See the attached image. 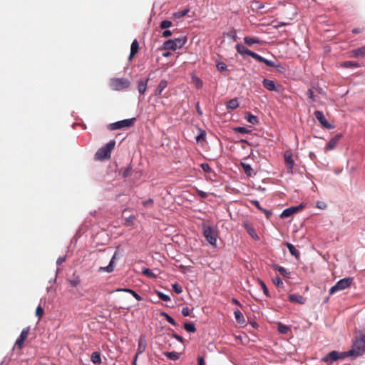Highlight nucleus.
I'll use <instances>...</instances> for the list:
<instances>
[{
  "label": "nucleus",
  "instance_id": "1",
  "mask_svg": "<svg viewBox=\"0 0 365 365\" xmlns=\"http://www.w3.org/2000/svg\"><path fill=\"white\" fill-rule=\"evenodd\" d=\"M365 352V332L359 331L353 340L352 348L349 351L351 356H359Z\"/></svg>",
  "mask_w": 365,
  "mask_h": 365
},
{
  "label": "nucleus",
  "instance_id": "2",
  "mask_svg": "<svg viewBox=\"0 0 365 365\" xmlns=\"http://www.w3.org/2000/svg\"><path fill=\"white\" fill-rule=\"evenodd\" d=\"M203 235L206 240L212 246H216L218 231L216 227L207 224H202Z\"/></svg>",
  "mask_w": 365,
  "mask_h": 365
},
{
  "label": "nucleus",
  "instance_id": "3",
  "mask_svg": "<svg viewBox=\"0 0 365 365\" xmlns=\"http://www.w3.org/2000/svg\"><path fill=\"white\" fill-rule=\"evenodd\" d=\"M115 145V142L114 140H110L103 147L99 148L96 153V159L101 161L109 159L110 158L111 151L114 149Z\"/></svg>",
  "mask_w": 365,
  "mask_h": 365
},
{
  "label": "nucleus",
  "instance_id": "4",
  "mask_svg": "<svg viewBox=\"0 0 365 365\" xmlns=\"http://www.w3.org/2000/svg\"><path fill=\"white\" fill-rule=\"evenodd\" d=\"M109 85L112 90L120 91L128 88L130 85V82L127 78H113L110 79Z\"/></svg>",
  "mask_w": 365,
  "mask_h": 365
},
{
  "label": "nucleus",
  "instance_id": "5",
  "mask_svg": "<svg viewBox=\"0 0 365 365\" xmlns=\"http://www.w3.org/2000/svg\"><path fill=\"white\" fill-rule=\"evenodd\" d=\"M136 121L135 118H131L128 119H125L122 120H119L113 123H110L108 125V129L110 130H120V129H127L132 127Z\"/></svg>",
  "mask_w": 365,
  "mask_h": 365
},
{
  "label": "nucleus",
  "instance_id": "6",
  "mask_svg": "<svg viewBox=\"0 0 365 365\" xmlns=\"http://www.w3.org/2000/svg\"><path fill=\"white\" fill-rule=\"evenodd\" d=\"M354 279L352 277H346L340 279L336 282V284L331 287L329 289V294H333L336 292L344 290L351 286L353 282Z\"/></svg>",
  "mask_w": 365,
  "mask_h": 365
},
{
  "label": "nucleus",
  "instance_id": "7",
  "mask_svg": "<svg viewBox=\"0 0 365 365\" xmlns=\"http://www.w3.org/2000/svg\"><path fill=\"white\" fill-rule=\"evenodd\" d=\"M346 356H351L349 354V351L345 352L332 351L329 352L325 357H324L322 361L325 362H328L329 361H334L338 359H344Z\"/></svg>",
  "mask_w": 365,
  "mask_h": 365
},
{
  "label": "nucleus",
  "instance_id": "8",
  "mask_svg": "<svg viewBox=\"0 0 365 365\" xmlns=\"http://www.w3.org/2000/svg\"><path fill=\"white\" fill-rule=\"evenodd\" d=\"M29 327L24 328L19 336V337L16 339L14 347H16L19 349H21L24 346V342L28 338L29 333Z\"/></svg>",
  "mask_w": 365,
  "mask_h": 365
},
{
  "label": "nucleus",
  "instance_id": "9",
  "mask_svg": "<svg viewBox=\"0 0 365 365\" xmlns=\"http://www.w3.org/2000/svg\"><path fill=\"white\" fill-rule=\"evenodd\" d=\"M304 208L302 205H299V206H293L289 208L285 209L281 214L280 217L282 218L289 217L297 212L302 210Z\"/></svg>",
  "mask_w": 365,
  "mask_h": 365
},
{
  "label": "nucleus",
  "instance_id": "10",
  "mask_svg": "<svg viewBox=\"0 0 365 365\" xmlns=\"http://www.w3.org/2000/svg\"><path fill=\"white\" fill-rule=\"evenodd\" d=\"M315 118L319 120V122L327 128H331V124L327 121L326 119L323 112L320 110H317L314 113Z\"/></svg>",
  "mask_w": 365,
  "mask_h": 365
},
{
  "label": "nucleus",
  "instance_id": "11",
  "mask_svg": "<svg viewBox=\"0 0 365 365\" xmlns=\"http://www.w3.org/2000/svg\"><path fill=\"white\" fill-rule=\"evenodd\" d=\"M117 257H118V252H117V251H115L114 255H113L110 262H109V264L108 266H106V267H100V271H104V272H106L108 273H111L112 272H113V270H114V262H115V260L117 258Z\"/></svg>",
  "mask_w": 365,
  "mask_h": 365
},
{
  "label": "nucleus",
  "instance_id": "12",
  "mask_svg": "<svg viewBox=\"0 0 365 365\" xmlns=\"http://www.w3.org/2000/svg\"><path fill=\"white\" fill-rule=\"evenodd\" d=\"M284 161H285V163L287 165V168L289 170L292 171V170L293 168V165H294V161L292 160V155L291 152L286 151L284 153Z\"/></svg>",
  "mask_w": 365,
  "mask_h": 365
},
{
  "label": "nucleus",
  "instance_id": "13",
  "mask_svg": "<svg viewBox=\"0 0 365 365\" xmlns=\"http://www.w3.org/2000/svg\"><path fill=\"white\" fill-rule=\"evenodd\" d=\"M148 78H141L138 82V90L140 94H144L147 89Z\"/></svg>",
  "mask_w": 365,
  "mask_h": 365
},
{
  "label": "nucleus",
  "instance_id": "14",
  "mask_svg": "<svg viewBox=\"0 0 365 365\" xmlns=\"http://www.w3.org/2000/svg\"><path fill=\"white\" fill-rule=\"evenodd\" d=\"M244 42L245 44H247L249 46H251L252 45L257 43L262 45L263 41L260 40L259 38L257 37H251V36H245L244 38Z\"/></svg>",
  "mask_w": 365,
  "mask_h": 365
},
{
  "label": "nucleus",
  "instance_id": "15",
  "mask_svg": "<svg viewBox=\"0 0 365 365\" xmlns=\"http://www.w3.org/2000/svg\"><path fill=\"white\" fill-rule=\"evenodd\" d=\"M350 53H351V57H355V58L364 57L365 56V46L351 51Z\"/></svg>",
  "mask_w": 365,
  "mask_h": 365
},
{
  "label": "nucleus",
  "instance_id": "16",
  "mask_svg": "<svg viewBox=\"0 0 365 365\" xmlns=\"http://www.w3.org/2000/svg\"><path fill=\"white\" fill-rule=\"evenodd\" d=\"M138 49H139V43H138V41L135 39L132 43H131V46H130V56H129V60H132V58L134 57V56L138 53Z\"/></svg>",
  "mask_w": 365,
  "mask_h": 365
},
{
  "label": "nucleus",
  "instance_id": "17",
  "mask_svg": "<svg viewBox=\"0 0 365 365\" xmlns=\"http://www.w3.org/2000/svg\"><path fill=\"white\" fill-rule=\"evenodd\" d=\"M289 300L292 302H295L300 304H304L305 303V299L299 294H290L289 296Z\"/></svg>",
  "mask_w": 365,
  "mask_h": 365
},
{
  "label": "nucleus",
  "instance_id": "18",
  "mask_svg": "<svg viewBox=\"0 0 365 365\" xmlns=\"http://www.w3.org/2000/svg\"><path fill=\"white\" fill-rule=\"evenodd\" d=\"M163 49L175 51L178 49V48L174 41L173 39H169L164 42L163 45Z\"/></svg>",
  "mask_w": 365,
  "mask_h": 365
},
{
  "label": "nucleus",
  "instance_id": "19",
  "mask_svg": "<svg viewBox=\"0 0 365 365\" xmlns=\"http://www.w3.org/2000/svg\"><path fill=\"white\" fill-rule=\"evenodd\" d=\"M146 346H147L146 341L144 339H143L142 337H140L138 341V347L137 353L135 355V356H137V358L138 357L139 354H140L145 351V350L146 349Z\"/></svg>",
  "mask_w": 365,
  "mask_h": 365
},
{
  "label": "nucleus",
  "instance_id": "20",
  "mask_svg": "<svg viewBox=\"0 0 365 365\" xmlns=\"http://www.w3.org/2000/svg\"><path fill=\"white\" fill-rule=\"evenodd\" d=\"M262 85L266 89L269 91H272L276 90L275 83L272 80L267 78L264 79L262 81Z\"/></svg>",
  "mask_w": 365,
  "mask_h": 365
},
{
  "label": "nucleus",
  "instance_id": "21",
  "mask_svg": "<svg viewBox=\"0 0 365 365\" xmlns=\"http://www.w3.org/2000/svg\"><path fill=\"white\" fill-rule=\"evenodd\" d=\"M236 50L240 54H241L242 56H244L245 54L250 56V53H252V51H250V49L246 48L245 46L240 44V43L236 45Z\"/></svg>",
  "mask_w": 365,
  "mask_h": 365
},
{
  "label": "nucleus",
  "instance_id": "22",
  "mask_svg": "<svg viewBox=\"0 0 365 365\" xmlns=\"http://www.w3.org/2000/svg\"><path fill=\"white\" fill-rule=\"evenodd\" d=\"M168 82L166 80H161L155 91V96H161L163 90L167 87Z\"/></svg>",
  "mask_w": 365,
  "mask_h": 365
},
{
  "label": "nucleus",
  "instance_id": "23",
  "mask_svg": "<svg viewBox=\"0 0 365 365\" xmlns=\"http://www.w3.org/2000/svg\"><path fill=\"white\" fill-rule=\"evenodd\" d=\"M234 314H235V318L237 323H239L240 324H243L245 323V317H244L243 314H242V312L239 309L235 310L234 312Z\"/></svg>",
  "mask_w": 365,
  "mask_h": 365
},
{
  "label": "nucleus",
  "instance_id": "24",
  "mask_svg": "<svg viewBox=\"0 0 365 365\" xmlns=\"http://www.w3.org/2000/svg\"><path fill=\"white\" fill-rule=\"evenodd\" d=\"M117 292H125L131 294L138 301H141L143 299L142 297L134 290L131 289H118L116 290Z\"/></svg>",
  "mask_w": 365,
  "mask_h": 365
},
{
  "label": "nucleus",
  "instance_id": "25",
  "mask_svg": "<svg viewBox=\"0 0 365 365\" xmlns=\"http://www.w3.org/2000/svg\"><path fill=\"white\" fill-rule=\"evenodd\" d=\"M239 106V103L237 98H232L230 101H229L227 104L226 107L228 110H235Z\"/></svg>",
  "mask_w": 365,
  "mask_h": 365
},
{
  "label": "nucleus",
  "instance_id": "26",
  "mask_svg": "<svg viewBox=\"0 0 365 365\" xmlns=\"http://www.w3.org/2000/svg\"><path fill=\"white\" fill-rule=\"evenodd\" d=\"M245 119L252 123V124H257L258 123V120H257V118L252 115V113H245Z\"/></svg>",
  "mask_w": 365,
  "mask_h": 365
},
{
  "label": "nucleus",
  "instance_id": "27",
  "mask_svg": "<svg viewBox=\"0 0 365 365\" xmlns=\"http://www.w3.org/2000/svg\"><path fill=\"white\" fill-rule=\"evenodd\" d=\"M287 247L288 248L290 254L292 256H294L297 258H298L299 257V251L297 250V249L295 248V247L292 244L287 242Z\"/></svg>",
  "mask_w": 365,
  "mask_h": 365
},
{
  "label": "nucleus",
  "instance_id": "28",
  "mask_svg": "<svg viewBox=\"0 0 365 365\" xmlns=\"http://www.w3.org/2000/svg\"><path fill=\"white\" fill-rule=\"evenodd\" d=\"M173 40L174 41L175 43H176V46H177L178 49L182 48L187 42L186 37L176 38Z\"/></svg>",
  "mask_w": 365,
  "mask_h": 365
},
{
  "label": "nucleus",
  "instance_id": "29",
  "mask_svg": "<svg viewBox=\"0 0 365 365\" xmlns=\"http://www.w3.org/2000/svg\"><path fill=\"white\" fill-rule=\"evenodd\" d=\"M337 143H338V138H331V140L327 143V145L325 148V150L328 151V150H333L336 147Z\"/></svg>",
  "mask_w": 365,
  "mask_h": 365
},
{
  "label": "nucleus",
  "instance_id": "30",
  "mask_svg": "<svg viewBox=\"0 0 365 365\" xmlns=\"http://www.w3.org/2000/svg\"><path fill=\"white\" fill-rule=\"evenodd\" d=\"M91 359L92 362L95 364H99L101 363V355L98 352H93Z\"/></svg>",
  "mask_w": 365,
  "mask_h": 365
},
{
  "label": "nucleus",
  "instance_id": "31",
  "mask_svg": "<svg viewBox=\"0 0 365 365\" xmlns=\"http://www.w3.org/2000/svg\"><path fill=\"white\" fill-rule=\"evenodd\" d=\"M274 269L278 271L283 277H289V272H288L285 268L279 265H274Z\"/></svg>",
  "mask_w": 365,
  "mask_h": 365
},
{
  "label": "nucleus",
  "instance_id": "32",
  "mask_svg": "<svg viewBox=\"0 0 365 365\" xmlns=\"http://www.w3.org/2000/svg\"><path fill=\"white\" fill-rule=\"evenodd\" d=\"M341 66L344 68H358L359 64L355 61H344L341 63Z\"/></svg>",
  "mask_w": 365,
  "mask_h": 365
},
{
  "label": "nucleus",
  "instance_id": "33",
  "mask_svg": "<svg viewBox=\"0 0 365 365\" xmlns=\"http://www.w3.org/2000/svg\"><path fill=\"white\" fill-rule=\"evenodd\" d=\"M241 165L242 167L243 171L247 174V176H252V167L247 163H242Z\"/></svg>",
  "mask_w": 365,
  "mask_h": 365
},
{
  "label": "nucleus",
  "instance_id": "34",
  "mask_svg": "<svg viewBox=\"0 0 365 365\" xmlns=\"http://www.w3.org/2000/svg\"><path fill=\"white\" fill-rule=\"evenodd\" d=\"M164 355L172 360H177L179 358V354L175 351H171V352L166 351V352H164Z\"/></svg>",
  "mask_w": 365,
  "mask_h": 365
},
{
  "label": "nucleus",
  "instance_id": "35",
  "mask_svg": "<svg viewBox=\"0 0 365 365\" xmlns=\"http://www.w3.org/2000/svg\"><path fill=\"white\" fill-rule=\"evenodd\" d=\"M184 328L187 332L195 333L196 331V328L192 323H185Z\"/></svg>",
  "mask_w": 365,
  "mask_h": 365
},
{
  "label": "nucleus",
  "instance_id": "36",
  "mask_svg": "<svg viewBox=\"0 0 365 365\" xmlns=\"http://www.w3.org/2000/svg\"><path fill=\"white\" fill-rule=\"evenodd\" d=\"M233 130L235 133H240V134H247L250 132V130L245 128V127H236L233 128Z\"/></svg>",
  "mask_w": 365,
  "mask_h": 365
},
{
  "label": "nucleus",
  "instance_id": "37",
  "mask_svg": "<svg viewBox=\"0 0 365 365\" xmlns=\"http://www.w3.org/2000/svg\"><path fill=\"white\" fill-rule=\"evenodd\" d=\"M160 315H161V316H163V317H165V319H166V320H167L170 324H173V325H174V326H175V325L177 324H176V322H175V319H174L173 317H171L169 314H168L167 313H165V312H161V313H160Z\"/></svg>",
  "mask_w": 365,
  "mask_h": 365
},
{
  "label": "nucleus",
  "instance_id": "38",
  "mask_svg": "<svg viewBox=\"0 0 365 365\" xmlns=\"http://www.w3.org/2000/svg\"><path fill=\"white\" fill-rule=\"evenodd\" d=\"M200 167L202 169V170L206 173L210 174L212 173V170L211 169L208 163H202L200 164Z\"/></svg>",
  "mask_w": 365,
  "mask_h": 365
},
{
  "label": "nucleus",
  "instance_id": "39",
  "mask_svg": "<svg viewBox=\"0 0 365 365\" xmlns=\"http://www.w3.org/2000/svg\"><path fill=\"white\" fill-rule=\"evenodd\" d=\"M172 25H173L172 21H168V20H164V21H163L160 23V27L162 29H167V28L170 27Z\"/></svg>",
  "mask_w": 365,
  "mask_h": 365
},
{
  "label": "nucleus",
  "instance_id": "40",
  "mask_svg": "<svg viewBox=\"0 0 365 365\" xmlns=\"http://www.w3.org/2000/svg\"><path fill=\"white\" fill-rule=\"evenodd\" d=\"M43 309L40 305L38 306L36 309V316L38 318V319H41V317L43 316Z\"/></svg>",
  "mask_w": 365,
  "mask_h": 365
},
{
  "label": "nucleus",
  "instance_id": "41",
  "mask_svg": "<svg viewBox=\"0 0 365 365\" xmlns=\"http://www.w3.org/2000/svg\"><path fill=\"white\" fill-rule=\"evenodd\" d=\"M278 331L281 334H287L289 331V327L279 323L278 325Z\"/></svg>",
  "mask_w": 365,
  "mask_h": 365
},
{
  "label": "nucleus",
  "instance_id": "42",
  "mask_svg": "<svg viewBox=\"0 0 365 365\" xmlns=\"http://www.w3.org/2000/svg\"><path fill=\"white\" fill-rule=\"evenodd\" d=\"M216 67L220 72L225 71L227 70V65L224 62H218L216 64Z\"/></svg>",
  "mask_w": 365,
  "mask_h": 365
},
{
  "label": "nucleus",
  "instance_id": "43",
  "mask_svg": "<svg viewBox=\"0 0 365 365\" xmlns=\"http://www.w3.org/2000/svg\"><path fill=\"white\" fill-rule=\"evenodd\" d=\"M250 56L252 57L253 58L258 61L259 62L263 63L264 61V58H263L262 56H259V54H257L253 51H252Z\"/></svg>",
  "mask_w": 365,
  "mask_h": 365
},
{
  "label": "nucleus",
  "instance_id": "44",
  "mask_svg": "<svg viewBox=\"0 0 365 365\" xmlns=\"http://www.w3.org/2000/svg\"><path fill=\"white\" fill-rule=\"evenodd\" d=\"M250 56L252 57L253 58L258 61L259 62L263 63L264 61V58H263L262 56H259V54H257L253 51H252Z\"/></svg>",
  "mask_w": 365,
  "mask_h": 365
},
{
  "label": "nucleus",
  "instance_id": "45",
  "mask_svg": "<svg viewBox=\"0 0 365 365\" xmlns=\"http://www.w3.org/2000/svg\"><path fill=\"white\" fill-rule=\"evenodd\" d=\"M172 287L173 291L177 294H180L182 292V287L178 283L173 284Z\"/></svg>",
  "mask_w": 365,
  "mask_h": 365
},
{
  "label": "nucleus",
  "instance_id": "46",
  "mask_svg": "<svg viewBox=\"0 0 365 365\" xmlns=\"http://www.w3.org/2000/svg\"><path fill=\"white\" fill-rule=\"evenodd\" d=\"M245 228L247 229L248 233L251 235V237H252L253 238H258V236L253 228H251L247 225H245Z\"/></svg>",
  "mask_w": 365,
  "mask_h": 365
},
{
  "label": "nucleus",
  "instance_id": "47",
  "mask_svg": "<svg viewBox=\"0 0 365 365\" xmlns=\"http://www.w3.org/2000/svg\"><path fill=\"white\" fill-rule=\"evenodd\" d=\"M158 297H159L161 300H163V301H164V302H168V301H170V297L168 295H167V294H164V293H163V292H158Z\"/></svg>",
  "mask_w": 365,
  "mask_h": 365
},
{
  "label": "nucleus",
  "instance_id": "48",
  "mask_svg": "<svg viewBox=\"0 0 365 365\" xmlns=\"http://www.w3.org/2000/svg\"><path fill=\"white\" fill-rule=\"evenodd\" d=\"M259 284L261 285V287L263 290V292L264 294L267 296V297H269V290H268V288L267 287L266 284H264V282L262 280H259Z\"/></svg>",
  "mask_w": 365,
  "mask_h": 365
},
{
  "label": "nucleus",
  "instance_id": "49",
  "mask_svg": "<svg viewBox=\"0 0 365 365\" xmlns=\"http://www.w3.org/2000/svg\"><path fill=\"white\" fill-rule=\"evenodd\" d=\"M193 81L197 88H200L202 86V81L199 78H194Z\"/></svg>",
  "mask_w": 365,
  "mask_h": 365
},
{
  "label": "nucleus",
  "instance_id": "50",
  "mask_svg": "<svg viewBox=\"0 0 365 365\" xmlns=\"http://www.w3.org/2000/svg\"><path fill=\"white\" fill-rule=\"evenodd\" d=\"M188 11H189L187 9H185L183 11H179L177 14H175V16H177L178 18L183 17L187 14Z\"/></svg>",
  "mask_w": 365,
  "mask_h": 365
},
{
  "label": "nucleus",
  "instance_id": "51",
  "mask_svg": "<svg viewBox=\"0 0 365 365\" xmlns=\"http://www.w3.org/2000/svg\"><path fill=\"white\" fill-rule=\"evenodd\" d=\"M143 205L145 207H152L153 205V200L150 198L148 200L143 201Z\"/></svg>",
  "mask_w": 365,
  "mask_h": 365
},
{
  "label": "nucleus",
  "instance_id": "52",
  "mask_svg": "<svg viewBox=\"0 0 365 365\" xmlns=\"http://www.w3.org/2000/svg\"><path fill=\"white\" fill-rule=\"evenodd\" d=\"M143 274L148 277H155V274L153 273L152 270H150V269H145L143 271Z\"/></svg>",
  "mask_w": 365,
  "mask_h": 365
},
{
  "label": "nucleus",
  "instance_id": "53",
  "mask_svg": "<svg viewBox=\"0 0 365 365\" xmlns=\"http://www.w3.org/2000/svg\"><path fill=\"white\" fill-rule=\"evenodd\" d=\"M263 63L270 67H277V66L274 61L267 60L266 58H264V61Z\"/></svg>",
  "mask_w": 365,
  "mask_h": 365
},
{
  "label": "nucleus",
  "instance_id": "54",
  "mask_svg": "<svg viewBox=\"0 0 365 365\" xmlns=\"http://www.w3.org/2000/svg\"><path fill=\"white\" fill-rule=\"evenodd\" d=\"M273 282L276 286H281L283 284L282 279L279 277H276L273 279Z\"/></svg>",
  "mask_w": 365,
  "mask_h": 365
},
{
  "label": "nucleus",
  "instance_id": "55",
  "mask_svg": "<svg viewBox=\"0 0 365 365\" xmlns=\"http://www.w3.org/2000/svg\"><path fill=\"white\" fill-rule=\"evenodd\" d=\"M190 309L187 307H183L182 309V314L184 316V317H187L190 315Z\"/></svg>",
  "mask_w": 365,
  "mask_h": 365
},
{
  "label": "nucleus",
  "instance_id": "56",
  "mask_svg": "<svg viewBox=\"0 0 365 365\" xmlns=\"http://www.w3.org/2000/svg\"><path fill=\"white\" fill-rule=\"evenodd\" d=\"M308 97L312 100V101H315V96L314 94V91L312 89H309L307 93Z\"/></svg>",
  "mask_w": 365,
  "mask_h": 365
},
{
  "label": "nucleus",
  "instance_id": "57",
  "mask_svg": "<svg viewBox=\"0 0 365 365\" xmlns=\"http://www.w3.org/2000/svg\"><path fill=\"white\" fill-rule=\"evenodd\" d=\"M172 35V31H170V30H165L163 33H162V36L163 37H165V38H167V37H169Z\"/></svg>",
  "mask_w": 365,
  "mask_h": 365
},
{
  "label": "nucleus",
  "instance_id": "58",
  "mask_svg": "<svg viewBox=\"0 0 365 365\" xmlns=\"http://www.w3.org/2000/svg\"><path fill=\"white\" fill-rule=\"evenodd\" d=\"M197 195L202 198H206L208 196L207 192L202 190H197Z\"/></svg>",
  "mask_w": 365,
  "mask_h": 365
},
{
  "label": "nucleus",
  "instance_id": "59",
  "mask_svg": "<svg viewBox=\"0 0 365 365\" xmlns=\"http://www.w3.org/2000/svg\"><path fill=\"white\" fill-rule=\"evenodd\" d=\"M197 364L198 365H206L203 356H198V358H197Z\"/></svg>",
  "mask_w": 365,
  "mask_h": 365
},
{
  "label": "nucleus",
  "instance_id": "60",
  "mask_svg": "<svg viewBox=\"0 0 365 365\" xmlns=\"http://www.w3.org/2000/svg\"><path fill=\"white\" fill-rule=\"evenodd\" d=\"M173 336L178 341H180V342H183V339L182 336H179L178 334H175V333H173Z\"/></svg>",
  "mask_w": 365,
  "mask_h": 365
},
{
  "label": "nucleus",
  "instance_id": "61",
  "mask_svg": "<svg viewBox=\"0 0 365 365\" xmlns=\"http://www.w3.org/2000/svg\"><path fill=\"white\" fill-rule=\"evenodd\" d=\"M72 287H76L79 284L78 279H73L70 281Z\"/></svg>",
  "mask_w": 365,
  "mask_h": 365
},
{
  "label": "nucleus",
  "instance_id": "62",
  "mask_svg": "<svg viewBox=\"0 0 365 365\" xmlns=\"http://www.w3.org/2000/svg\"><path fill=\"white\" fill-rule=\"evenodd\" d=\"M196 110H197V112L198 113L199 115H202V111L200 107V104L199 103H197L196 104Z\"/></svg>",
  "mask_w": 365,
  "mask_h": 365
},
{
  "label": "nucleus",
  "instance_id": "63",
  "mask_svg": "<svg viewBox=\"0 0 365 365\" xmlns=\"http://www.w3.org/2000/svg\"><path fill=\"white\" fill-rule=\"evenodd\" d=\"M130 171L131 170L130 168H127L124 172H123V175L124 177H127L129 175V174L130 173Z\"/></svg>",
  "mask_w": 365,
  "mask_h": 365
},
{
  "label": "nucleus",
  "instance_id": "64",
  "mask_svg": "<svg viewBox=\"0 0 365 365\" xmlns=\"http://www.w3.org/2000/svg\"><path fill=\"white\" fill-rule=\"evenodd\" d=\"M264 213H265V215H266L267 218H269V217H270V216L272 215V212H271V211H269V210H264Z\"/></svg>",
  "mask_w": 365,
  "mask_h": 365
}]
</instances>
